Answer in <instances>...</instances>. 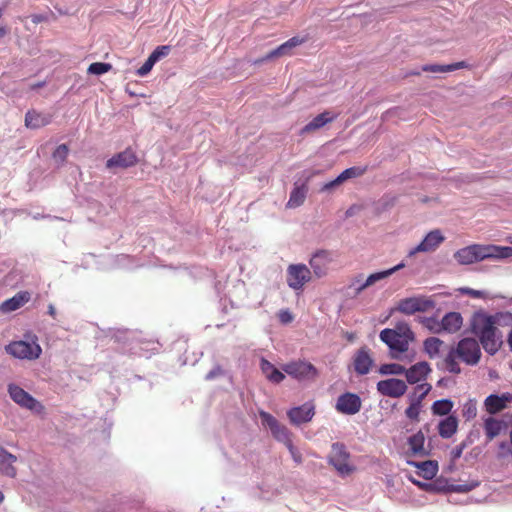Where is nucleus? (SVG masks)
<instances>
[{"label":"nucleus","mask_w":512,"mask_h":512,"mask_svg":"<svg viewBox=\"0 0 512 512\" xmlns=\"http://www.w3.org/2000/svg\"><path fill=\"white\" fill-rule=\"evenodd\" d=\"M471 330L488 354L494 355L501 347L502 333L496 329L488 314L475 313L471 321Z\"/></svg>","instance_id":"nucleus-1"},{"label":"nucleus","mask_w":512,"mask_h":512,"mask_svg":"<svg viewBox=\"0 0 512 512\" xmlns=\"http://www.w3.org/2000/svg\"><path fill=\"white\" fill-rule=\"evenodd\" d=\"M310 268L302 263L290 264L286 270V283L295 292H302L307 283L312 280Z\"/></svg>","instance_id":"nucleus-2"},{"label":"nucleus","mask_w":512,"mask_h":512,"mask_svg":"<svg viewBox=\"0 0 512 512\" xmlns=\"http://www.w3.org/2000/svg\"><path fill=\"white\" fill-rule=\"evenodd\" d=\"M259 417L262 425L267 428L272 436L287 448H292L291 433L286 426L281 424L273 415L260 411Z\"/></svg>","instance_id":"nucleus-3"},{"label":"nucleus","mask_w":512,"mask_h":512,"mask_svg":"<svg viewBox=\"0 0 512 512\" xmlns=\"http://www.w3.org/2000/svg\"><path fill=\"white\" fill-rule=\"evenodd\" d=\"M435 306L436 302L432 297L413 296L400 300L397 309L403 314L413 315L417 312H426L434 309Z\"/></svg>","instance_id":"nucleus-4"},{"label":"nucleus","mask_w":512,"mask_h":512,"mask_svg":"<svg viewBox=\"0 0 512 512\" xmlns=\"http://www.w3.org/2000/svg\"><path fill=\"white\" fill-rule=\"evenodd\" d=\"M454 350L458 354L459 359L467 365H476L480 360V346L478 341L473 338L460 340Z\"/></svg>","instance_id":"nucleus-5"},{"label":"nucleus","mask_w":512,"mask_h":512,"mask_svg":"<svg viewBox=\"0 0 512 512\" xmlns=\"http://www.w3.org/2000/svg\"><path fill=\"white\" fill-rule=\"evenodd\" d=\"M334 261V254L328 250H318L309 259L311 272L316 278H323L329 272V267Z\"/></svg>","instance_id":"nucleus-6"},{"label":"nucleus","mask_w":512,"mask_h":512,"mask_svg":"<svg viewBox=\"0 0 512 512\" xmlns=\"http://www.w3.org/2000/svg\"><path fill=\"white\" fill-rule=\"evenodd\" d=\"M427 450H408L404 457L406 459L407 464L414 466L417 468V475L423 477L426 480H431L438 472V463L434 460H423L416 461L412 460L411 456L416 455L417 453L426 452Z\"/></svg>","instance_id":"nucleus-7"},{"label":"nucleus","mask_w":512,"mask_h":512,"mask_svg":"<svg viewBox=\"0 0 512 512\" xmlns=\"http://www.w3.org/2000/svg\"><path fill=\"white\" fill-rule=\"evenodd\" d=\"M283 370L297 380H312L318 374L317 369L305 361L288 363L283 366Z\"/></svg>","instance_id":"nucleus-8"},{"label":"nucleus","mask_w":512,"mask_h":512,"mask_svg":"<svg viewBox=\"0 0 512 512\" xmlns=\"http://www.w3.org/2000/svg\"><path fill=\"white\" fill-rule=\"evenodd\" d=\"M315 415V405L312 402H306L300 406L292 407L287 411V417L291 424L300 426L308 423Z\"/></svg>","instance_id":"nucleus-9"},{"label":"nucleus","mask_w":512,"mask_h":512,"mask_svg":"<svg viewBox=\"0 0 512 512\" xmlns=\"http://www.w3.org/2000/svg\"><path fill=\"white\" fill-rule=\"evenodd\" d=\"M361 406L362 401L357 394L346 392L338 397L335 409L345 415H354L360 411Z\"/></svg>","instance_id":"nucleus-10"},{"label":"nucleus","mask_w":512,"mask_h":512,"mask_svg":"<svg viewBox=\"0 0 512 512\" xmlns=\"http://www.w3.org/2000/svg\"><path fill=\"white\" fill-rule=\"evenodd\" d=\"M444 239L445 238L440 230H432L424 237V239L417 246L409 250L408 256L412 257L420 252L426 253L435 251L444 241Z\"/></svg>","instance_id":"nucleus-11"},{"label":"nucleus","mask_w":512,"mask_h":512,"mask_svg":"<svg viewBox=\"0 0 512 512\" xmlns=\"http://www.w3.org/2000/svg\"><path fill=\"white\" fill-rule=\"evenodd\" d=\"M377 390L383 396L399 398L406 393L407 385L401 379L389 378L379 381L377 383Z\"/></svg>","instance_id":"nucleus-12"},{"label":"nucleus","mask_w":512,"mask_h":512,"mask_svg":"<svg viewBox=\"0 0 512 512\" xmlns=\"http://www.w3.org/2000/svg\"><path fill=\"white\" fill-rule=\"evenodd\" d=\"M329 463L342 476L349 475L355 470V466L346 450H332L329 455Z\"/></svg>","instance_id":"nucleus-13"},{"label":"nucleus","mask_w":512,"mask_h":512,"mask_svg":"<svg viewBox=\"0 0 512 512\" xmlns=\"http://www.w3.org/2000/svg\"><path fill=\"white\" fill-rule=\"evenodd\" d=\"M455 260L461 265H469L483 260L482 245L473 244L454 253Z\"/></svg>","instance_id":"nucleus-14"},{"label":"nucleus","mask_w":512,"mask_h":512,"mask_svg":"<svg viewBox=\"0 0 512 512\" xmlns=\"http://www.w3.org/2000/svg\"><path fill=\"white\" fill-rule=\"evenodd\" d=\"M382 342H384L391 351L404 353L408 350L411 341L402 338L401 335L395 334L392 329H384L379 335Z\"/></svg>","instance_id":"nucleus-15"},{"label":"nucleus","mask_w":512,"mask_h":512,"mask_svg":"<svg viewBox=\"0 0 512 512\" xmlns=\"http://www.w3.org/2000/svg\"><path fill=\"white\" fill-rule=\"evenodd\" d=\"M506 419L507 420L499 419L493 416H488L483 419V430L488 440H493L508 429L510 424L509 419Z\"/></svg>","instance_id":"nucleus-16"},{"label":"nucleus","mask_w":512,"mask_h":512,"mask_svg":"<svg viewBox=\"0 0 512 512\" xmlns=\"http://www.w3.org/2000/svg\"><path fill=\"white\" fill-rule=\"evenodd\" d=\"M374 361L367 347L360 348L354 355V370L358 375H366L370 372Z\"/></svg>","instance_id":"nucleus-17"},{"label":"nucleus","mask_w":512,"mask_h":512,"mask_svg":"<svg viewBox=\"0 0 512 512\" xmlns=\"http://www.w3.org/2000/svg\"><path fill=\"white\" fill-rule=\"evenodd\" d=\"M338 117L337 113L331 111H324L317 116H315L311 121H309L300 131L301 135H305L316 130L321 129L328 123L333 122Z\"/></svg>","instance_id":"nucleus-18"},{"label":"nucleus","mask_w":512,"mask_h":512,"mask_svg":"<svg viewBox=\"0 0 512 512\" xmlns=\"http://www.w3.org/2000/svg\"><path fill=\"white\" fill-rule=\"evenodd\" d=\"M430 372L431 368L429 364L422 361L412 365L409 369H406L404 375L409 384H417L425 380Z\"/></svg>","instance_id":"nucleus-19"},{"label":"nucleus","mask_w":512,"mask_h":512,"mask_svg":"<svg viewBox=\"0 0 512 512\" xmlns=\"http://www.w3.org/2000/svg\"><path fill=\"white\" fill-rule=\"evenodd\" d=\"M306 41L304 37L295 36L278 46L277 48L270 51L265 57H263L259 62L267 61L275 57H280L283 55H288L290 51L303 44Z\"/></svg>","instance_id":"nucleus-20"},{"label":"nucleus","mask_w":512,"mask_h":512,"mask_svg":"<svg viewBox=\"0 0 512 512\" xmlns=\"http://www.w3.org/2000/svg\"><path fill=\"white\" fill-rule=\"evenodd\" d=\"M136 162L137 157L135 153L132 150L127 149L110 158L107 161L106 166L107 168H127L135 165Z\"/></svg>","instance_id":"nucleus-21"},{"label":"nucleus","mask_w":512,"mask_h":512,"mask_svg":"<svg viewBox=\"0 0 512 512\" xmlns=\"http://www.w3.org/2000/svg\"><path fill=\"white\" fill-rule=\"evenodd\" d=\"M463 325V317L459 312H448L441 319V333L454 334Z\"/></svg>","instance_id":"nucleus-22"},{"label":"nucleus","mask_w":512,"mask_h":512,"mask_svg":"<svg viewBox=\"0 0 512 512\" xmlns=\"http://www.w3.org/2000/svg\"><path fill=\"white\" fill-rule=\"evenodd\" d=\"M483 260H503L512 257V247L499 245H482Z\"/></svg>","instance_id":"nucleus-23"},{"label":"nucleus","mask_w":512,"mask_h":512,"mask_svg":"<svg viewBox=\"0 0 512 512\" xmlns=\"http://www.w3.org/2000/svg\"><path fill=\"white\" fill-rule=\"evenodd\" d=\"M508 406L507 397L505 394L497 395L490 394L484 400V408L490 416H493Z\"/></svg>","instance_id":"nucleus-24"},{"label":"nucleus","mask_w":512,"mask_h":512,"mask_svg":"<svg viewBox=\"0 0 512 512\" xmlns=\"http://www.w3.org/2000/svg\"><path fill=\"white\" fill-rule=\"evenodd\" d=\"M8 393L11 399L21 407L32 409V396L16 384L8 385Z\"/></svg>","instance_id":"nucleus-25"},{"label":"nucleus","mask_w":512,"mask_h":512,"mask_svg":"<svg viewBox=\"0 0 512 512\" xmlns=\"http://www.w3.org/2000/svg\"><path fill=\"white\" fill-rule=\"evenodd\" d=\"M30 299L29 292H19L15 296L10 299L5 300L0 304V311L2 313H10L13 312L20 307H22L25 303H27Z\"/></svg>","instance_id":"nucleus-26"},{"label":"nucleus","mask_w":512,"mask_h":512,"mask_svg":"<svg viewBox=\"0 0 512 512\" xmlns=\"http://www.w3.org/2000/svg\"><path fill=\"white\" fill-rule=\"evenodd\" d=\"M363 172L364 170L359 167H350L345 169L334 180L325 183L322 187V190H330L348 179L356 178L362 175Z\"/></svg>","instance_id":"nucleus-27"},{"label":"nucleus","mask_w":512,"mask_h":512,"mask_svg":"<svg viewBox=\"0 0 512 512\" xmlns=\"http://www.w3.org/2000/svg\"><path fill=\"white\" fill-rule=\"evenodd\" d=\"M6 351L12 356L20 359H30L32 347L26 341H15L6 346Z\"/></svg>","instance_id":"nucleus-28"},{"label":"nucleus","mask_w":512,"mask_h":512,"mask_svg":"<svg viewBox=\"0 0 512 512\" xmlns=\"http://www.w3.org/2000/svg\"><path fill=\"white\" fill-rule=\"evenodd\" d=\"M457 427V418L453 415H448L438 424L439 435L443 438H450L456 433Z\"/></svg>","instance_id":"nucleus-29"},{"label":"nucleus","mask_w":512,"mask_h":512,"mask_svg":"<svg viewBox=\"0 0 512 512\" xmlns=\"http://www.w3.org/2000/svg\"><path fill=\"white\" fill-rule=\"evenodd\" d=\"M16 461V457L7 452V450L0 451V473L9 477L16 475V469L13 463Z\"/></svg>","instance_id":"nucleus-30"},{"label":"nucleus","mask_w":512,"mask_h":512,"mask_svg":"<svg viewBox=\"0 0 512 512\" xmlns=\"http://www.w3.org/2000/svg\"><path fill=\"white\" fill-rule=\"evenodd\" d=\"M260 367L265 377L272 383H280L285 378V375L280 370L265 359L261 360Z\"/></svg>","instance_id":"nucleus-31"},{"label":"nucleus","mask_w":512,"mask_h":512,"mask_svg":"<svg viewBox=\"0 0 512 512\" xmlns=\"http://www.w3.org/2000/svg\"><path fill=\"white\" fill-rule=\"evenodd\" d=\"M404 266H405V264L403 262H401L398 265H396L392 268H389L387 270L372 273L365 279L366 284L368 285V287H371V286L375 285L376 283L387 279L388 277L393 275L395 272L402 269Z\"/></svg>","instance_id":"nucleus-32"},{"label":"nucleus","mask_w":512,"mask_h":512,"mask_svg":"<svg viewBox=\"0 0 512 512\" xmlns=\"http://www.w3.org/2000/svg\"><path fill=\"white\" fill-rule=\"evenodd\" d=\"M307 187L305 185L296 186L290 193L289 200L287 202L288 208H296L301 206L306 198Z\"/></svg>","instance_id":"nucleus-33"},{"label":"nucleus","mask_w":512,"mask_h":512,"mask_svg":"<svg viewBox=\"0 0 512 512\" xmlns=\"http://www.w3.org/2000/svg\"><path fill=\"white\" fill-rule=\"evenodd\" d=\"M443 344L444 342L441 339L437 337H429L424 341L423 348L425 353L433 359L439 356Z\"/></svg>","instance_id":"nucleus-34"},{"label":"nucleus","mask_w":512,"mask_h":512,"mask_svg":"<svg viewBox=\"0 0 512 512\" xmlns=\"http://www.w3.org/2000/svg\"><path fill=\"white\" fill-rule=\"evenodd\" d=\"M409 480L413 484L418 486L420 489L427 491V492L439 493V492L445 491V485L440 480H436V481H433L430 483L418 481V480L414 479L413 477H409Z\"/></svg>","instance_id":"nucleus-35"},{"label":"nucleus","mask_w":512,"mask_h":512,"mask_svg":"<svg viewBox=\"0 0 512 512\" xmlns=\"http://www.w3.org/2000/svg\"><path fill=\"white\" fill-rule=\"evenodd\" d=\"M408 400L409 406L405 410V415L408 419L412 421H418L422 409V401L415 398H411L409 396Z\"/></svg>","instance_id":"nucleus-36"},{"label":"nucleus","mask_w":512,"mask_h":512,"mask_svg":"<svg viewBox=\"0 0 512 512\" xmlns=\"http://www.w3.org/2000/svg\"><path fill=\"white\" fill-rule=\"evenodd\" d=\"M496 329L499 327H512V313L511 312H497L489 315Z\"/></svg>","instance_id":"nucleus-37"},{"label":"nucleus","mask_w":512,"mask_h":512,"mask_svg":"<svg viewBox=\"0 0 512 512\" xmlns=\"http://www.w3.org/2000/svg\"><path fill=\"white\" fill-rule=\"evenodd\" d=\"M453 408V402L449 399L437 400L432 404L431 410L434 415H449Z\"/></svg>","instance_id":"nucleus-38"},{"label":"nucleus","mask_w":512,"mask_h":512,"mask_svg":"<svg viewBox=\"0 0 512 512\" xmlns=\"http://www.w3.org/2000/svg\"><path fill=\"white\" fill-rule=\"evenodd\" d=\"M458 354L451 348L448 354L444 359L445 368L448 372L453 374H459L461 372V368L457 362Z\"/></svg>","instance_id":"nucleus-39"},{"label":"nucleus","mask_w":512,"mask_h":512,"mask_svg":"<svg viewBox=\"0 0 512 512\" xmlns=\"http://www.w3.org/2000/svg\"><path fill=\"white\" fill-rule=\"evenodd\" d=\"M69 154V148L66 144H61L55 148L52 153V160L56 166H61L66 161Z\"/></svg>","instance_id":"nucleus-40"},{"label":"nucleus","mask_w":512,"mask_h":512,"mask_svg":"<svg viewBox=\"0 0 512 512\" xmlns=\"http://www.w3.org/2000/svg\"><path fill=\"white\" fill-rule=\"evenodd\" d=\"M463 62H458L451 65H425L423 66V71L432 72V73H444L454 71L463 67Z\"/></svg>","instance_id":"nucleus-41"},{"label":"nucleus","mask_w":512,"mask_h":512,"mask_svg":"<svg viewBox=\"0 0 512 512\" xmlns=\"http://www.w3.org/2000/svg\"><path fill=\"white\" fill-rule=\"evenodd\" d=\"M406 372V368L398 363L383 364L379 368L382 375H402Z\"/></svg>","instance_id":"nucleus-42"},{"label":"nucleus","mask_w":512,"mask_h":512,"mask_svg":"<svg viewBox=\"0 0 512 512\" xmlns=\"http://www.w3.org/2000/svg\"><path fill=\"white\" fill-rule=\"evenodd\" d=\"M423 326L433 334H442L441 333V320L437 319L435 316L431 317H423L421 320Z\"/></svg>","instance_id":"nucleus-43"},{"label":"nucleus","mask_w":512,"mask_h":512,"mask_svg":"<svg viewBox=\"0 0 512 512\" xmlns=\"http://www.w3.org/2000/svg\"><path fill=\"white\" fill-rule=\"evenodd\" d=\"M393 330L395 334L401 335L402 338H405L408 341L413 342L415 339L413 331L411 330L410 326L405 322H399Z\"/></svg>","instance_id":"nucleus-44"},{"label":"nucleus","mask_w":512,"mask_h":512,"mask_svg":"<svg viewBox=\"0 0 512 512\" xmlns=\"http://www.w3.org/2000/svg\"><path fill=\"white\" fill-rule=\"evenodd\" d=\"M417 384L418 385L414 388V391L409 395V397L423 401L424 398L431 391L432 386L428 383H417Z\"/></svg>","instance_id":"nucleus-45"},{"label":"nucleus","mask_w":512,"mask_h":512,"mask_svg":"<svg viewBox=\"0 0 512 512\" xmlns=\"http://www.w3.org/2000/svg\"><path fill=\"white\" fill-rule=\"evenodd\" d=\"M462 415L466 420H471L477 415V403L474 399H469L463 405Z\"/></svg>","instance_id":"nucleus-46"},{"label":"nucleus","mask_w":512,"mask_h":512,"mask_svg":"<svg viewBox=\"0 0 512 512\" xmlns=\"http://www.w3.org/2000/svg\"><path fill=\"white\" fill-rule=\"evenodd\" d=\"M112 68L109 63L94 62L88 67V73L93 75H102L107 73Z\"/></svg>","instance_id":"nucleus-47"},{"label":"nucleus","mask_w":512,"mask_h":512,"mask_svg":"<svg viewBox=\"0 0 512 512\" xmlns=\"http://www.w3.org/2000/svg\"><path fill=\"white\" fill-rule=\"evenodd\" d=\"M479 485L478 482H471V483H465V484H452L449 486H445V491H452V492H459V493H466L471 490H473L475 487Z\"/></svg>","instance_id":"nucleus-48"},{"label":"nucleus","mask_w":512,"mask_h":512,"mask_svg":"<svg viewBox=\"0 0 512 512\" xmlns=\"http://www.w3.org/2000/svg\"><path fill=\"white\" fill-rule=\"evenodd\" d=\"M349 288L353 290L355 295L361 294L365 289L369 288L366 284V280L363 279L362 275H359L352 279Z\"/></svg>","instance_id":"nucleus-49"},{"label":"nucleus","mask_w":512,"mask_h":512,"mask_svg":"<svg viewBox=\"0 0 512 512\" xmlns=\"http://www.w3.org/2000/svg\"><path fill=\"white\" fill-rule=\"evenodd\" d=\"M410 448H423L425 443L424 434L419 431L408 439Z\"/></svg>","instance_id":"nucleus-50"},{"label":"nucleus","mask_w":512,"mask_h":512,"mask_svg":"<svg viewBox=\"0 0 512 512\" xmlns=\"http://www.w3.org/2000/svg\"><path fill=\"white\" fill-rule=\"evenodd\" d=\"M156 62L157 61L149 55L144 64L139 69H137V75L140 77L146 76L152 70Z\"/></svg>","instance_id":"nucleus-51"},{"label":"nucleus","mask_w":512,"mask_h":512,"mask_svg":"<svg viewBox=\"0 0 512 512\" xmlns=\"http://www.w3.org/2000/svg\"><path fill=\"white\" fill-rule=\"evenodd\" d=\"M171 48L168 45H162L155 48V50L150 54V56L155 59L156 61H159L161 58L166 57Z\"/></svg>","instance_id":"nucleus-52"},{"label":"nucleus","mask_w":512,"mask_h":512,"mask_svg":"<svg viewBox=\"0 0 512 512\" xmlns=\"http://www.w3.org/2000/svg\"><path fill=\"white\" fill-rule=\"evenodd\" d=\"M51 122V115L49 114H34V128L43 127Z\"/></svg>","instance_id":"nucleus-53"},{"label":"nucleus","mask_w":512,"mask_h":512,"mask_svg":"<svg viewBox=\"0 0 512 512\" xmlns=\"http://www.w3.org/2000/svg\"><path fill=\"white\" fill-rule=\"evenodd\" d=\"M223 373H224V371H223V369L220 366H215L212 370H210L206 374L205 379L206 380H213L216 377H219V376L223 375Z\"/></svg>","instance_id":"nucleus-54"},{"label":"nucleus","mask_w":512,"mask_h":512,"mask_svg":"<svg viewBox=\"0 0 512 512\" xmlns=\"http://www.w3.org/2000/svg\"><path fill=\"white\" fill-rule=\"evenodd\" d=\"M278 317L283 324H288L293 320V316L289 310H281L278 314Z\"/></svg>","instance_id":"nucleus-55"},{"label":"nucleus","mask_w":512,"mask_h":512,"mask_svg":"<svg viewBox=\"0 0 512 512\" xmlns=\"http://www.w3.org/2000/svg\"><path fill=\"white\" fill-rule=\"evenodd\" d=\"M466 294L468 295H471L475 298H479L481 297L482 295V291H479V290H474V289H471V288H466L465 290H463Z\"/></svg>","instance_id":"nucleus-56"},{"label":"nucleus","mask_w":512,"mask_h":512,"mask_svg":"<svg viewBox=\"0 0 512 512\" xmlns=\"http://www.w3.org/2000/svg\"><path fill=\"white\" fill-rule=\"evenodd\" d=\"M292 457L297 463L301 462L300 450H290Z\"/></svg>","instance_id":"nucleus-57"},{"label":"nucleus","mask_w":512,"mask_h":512,"mask_svg":"<svg viewBox=\"0 0 512 512\" xmlns=\"http://www.w3.org/2000/svg\"><path fill=\"white\" fill-rule=\"evenodd\" d=\"M42 352L39 344L34 341V359L38 358Z\"/></svg>","instance_id":"nucleus-58"},{"label":"nucleus","mask_w":512,"mask_h":512,"mask_svg":"<svg viewBox=\"0 0 512 512\" xmlns=\"http://www.w3.org/2000/svg\"><path fill=\"white\" fill-rule=\"evenodd\" d=\"M33 407H34V414L41 413L43 410V406L39 402H37L35 399H34Z\"/></svg>","instance_id":"nucleus-59"},{"label":"nucleus","mask_w":512,"mask_h":512,"mask_svg":"<svg viewBox=\"0 0 512 512\" xmlns=\"http://www.w3.org/2000/svg\"><path fill=\"white\" fill-rule=\"evenodd\" d=\"M461 453H462V450H452L451 460L455 461L456 459L460 458Z\"/></svg>","instance_id":"nucleus-60"},{"label":"nucleus","mask_w":512,"mask_h":512,"mask_svg":"<svg viewBox=\"0 0 512 512\" xmlns=\"http://www.w3.org/2000/svg\"><path fill=\"white\" fill-rule=\"evenodd\" d=\"M31 123H32V114L30 111H27V113L25 115V125L27 127H30Z\"/></svg>","instance_id":"nucleus-61"},{"label":"nucleus","mask_w":512,"mask_h":512,"mask_svg":"<svg viewBox=\"0 0 512 512\" xmlns=\"http://www.w3.org/2000/svg\"><path fill=\"white\" fill-rule=\"evenodd\" d=\"M47 19L46 16L44 15H37V14H34V18H33V21L34 23H40V22H43Z\"/></svg>","instance_id":"nucleus-62"},{"label":"nucleus","mask_w":512,"mask_h":512,"mask_svg":"<svg viewBox=\"0 0 512 512\" xmlns=\"http://www.w3.org/2000/svg\"><path fill=\"white\" fill-rule=\"evenodd\" d=\"M48 313H49V315H51L52 317H54V316H55V314H56L55 307H54L52 304H50V305L48 306Z\"/></svg>","instance_id":"nucleus-63"},{"label":"nucleus","mask_w":512,"mask_h":512,"mask_svg":"<svg viewBox=\"0 0 512 512\" xmlns=\"http://www.w3.org/2000/svg\"><path fill=\"white\" fill-rule=\"evenodd\" d=\"M508 343H509V346H510V348L512 350V329H511V332H510L509 337H508Z\"/></svg>","instance_id":"nucleus-64"}]
</instances>
